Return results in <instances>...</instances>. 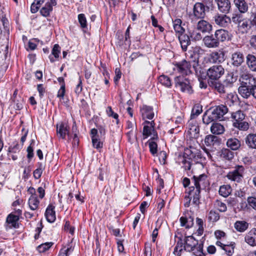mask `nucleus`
Instances as JSON below:
<instances>
[{"instance_id": "nucleus-22", "label": "nucleus", "mask_w": 256, "mask_h": 256, "mask_svg": "<svg viewBox=\"0 0 256 256\" xmlns=\"http://www.w3.org/2000/svg\"><path fill=\"white\" fill-rule=\"evenodd\" d=\"M246 242L251 246H256V229L251 230L245 236Z\"/></svg>"}, {"instance_id": "nucleus-4", "label": "nucleus", "mask_w": 256, "mask_h": 256, "mask_svg": "<svg viewBox=\"0 0 256 256\" xmlns=\"http://www.w3.org/2000/svg\"><path fill=\"white\" fill-rule=\"evenodd\" d=\"M206 6L202 2H196L192 10L188 14V19L193 24H196L198 20L204 19L206 15Z\"/></svg>"}, {"instance_id": "nucleus-9", "label": "nucleus", "mask_w": 256, "mask_h": 256, "mask_svg": "<svg viewBox=\"0 0 256 256\" xmlns=\"http://www.w3.org/2000/svg\"><path fill=\"white\" fill-rule=\"evenodd\" d=\"M224 73V70L221 65H216L209 68L207 75L211 80H216L220 78Z\"/></svg>"}, {"instance_id": "nucleus-33", "label": "nucleus", "mask_w": 256, "mask_h": 256, "mask_svg": "<svg viewBox=\"0 0 256 256\" xmlns=\"http://www.w3.org/2000/svg\"><path fill=\"white\" fill-rule=\"evenodd\" d=\"M214 36L217 39L218 42H224L226 40L228 34V32L224 30H216L214 32Z\"/></svg>"}, {"instance_id": "nucleus-11", "label": "nucleus", "mask_w": 256, "mask_h": 256, "mask_svg": "<svg viewBox=\"0 0 256 256\" xmlns=\"http://www.w3.org/2000/svg\"><path fill=\"white\" fill-rule=\"evenodd\" d=\"M224 56L222 50L214 51L210 54L209 60L212 63H221L225 60Z\"/></svg>"}, {"instance_id": "nucleus-34", "label": "nucleus", "mask_w": 256, "mask_h": 256, "mask_svg": "<svg viewBox=\"0 0 256 256\" xmlns=\"http://www.w3.org/2000/svg\"><path fill=\"white\" fill-rule=\"evenodd\" d=\"M230 150L229 148H222L220 152V157L226 160H232L234 158V153Z\"/></svg>"}, {"instance_id": "nucleus-49", "label": "nucleus", "mask_w": 256, "mask_h": 256, "mask_svg": "<svg viewBox=\"0 0 256 256\" xmlns=\"http://www.w3.org/2000/svg\"><path fill=\"white\" fill-rule=\"evenodd\" d=\"M53 244L52 242H47L42 244L38 246L37 250L40 252H44L48 250Z\"/></svg>"}, {"instance_id": "nucleus-30", "label": "nucleus", "mask_w": 256, "mask_h": 256, "mask_svg": "<svg viewBox=\"0 0 256 256\" xmlns=\"http://www.w3.org/2000/svg\"><path fill=\"white\" fill-rule=\"evenodd\" d=\"M178 39L181 44L182 49L186 51L187 47L190 44V41L188 36L183 33L178 36Z\"/></svg>"}, {"instance_id": "nucleus-1", "label": "nucleus", "mask_w": 256, "mask_h": 256, "mask_svg": "<svg viewBox=\"0 0 256 256\" xmlns=\"http://www.w3.org/2000/svg\"><path fill=\"white\" fill-rule=\"evenodd\" d=\"M202 158L200 152L194 148L185 150L183 156L179 158L180 162H181L185 170H190L193 163H198Z\"/></svg>"}, {"instance_id": "nucleus-23", "label": "nucleus", "mask_w": 256, "mask_h": 256, "mask_svg": "<svg viewBox=\"0 0 256 256\" xmlns=\"http://www.w3.org/2000/svg\"><path fill=\"white\" fill-rule=\"evenodd\" d=\"M54 208V206L50 204L46 210L45 216L48 222L50 223L54 222L56 219Z\"/></svg>"}, {"instance_id": "nucleus-2", "label": "nucleus", "mask_w": 256, "mask_h": 256, "mask_svg": "<svg viewBox=\"0 0 256 256\" xmlns=\"http://www.w3.org/2000/svg\"><path fill=\"white\" fill-rule=\"evenodd\" d=\"M239 81L240 86L238 90L242 96H246L248 90L256 84V77L248 73L246 68L240 74Z\"/></svg>"}, {"instance_id": "nucleus-17", "label": "nucleus", "mask_w": 256, "mask_h": 256, "mask_svg": "<svg viewBox=\"0 0 256 256\" xmlns=\"http://www.w3.org/2000/svg\"><path fill=\"white\" fill-rule=\"evenodd\" d=\"M234 4L240 14H245L248 12L249 4L246 0H234Z\"/></svg>"}, {"instance_id": "nucleus-48", "label": "nucleus", "mask_w": 256, "mask_h": 256, "mask_svg": "<svg viewBox=\"0 0 256 256\" xmlns=\"http://www.w3.org/2000/svg\"><path fill=\"white\" fill-rule=\"evenodd\" d=\"M158 80L162 84L166 87H170L172 86L170 78L168 76L162 75L159 77Z\"/></svg>"}, {"instance_id": "nucleus-50", "label": "nucleus", "mask_w": 256, "mask_h": 256, "mask_svg": "<svg viewBox=\"0 0 256 256\" xmlns=\"http://www.w3.org/2000/svg\"><path fill=\"white\" fill-rule=\"evenodd\" d=\"M234 126L242 130H247L249 127L248 123L246 122H243V120L239 122H234Z\"/></svg>"}, {"instance_id": "nucleus-14", "label": "nucleus", "mask_w": 256, "mask_h": 256, "mask_svg": "<svg viewBox=\"0 0 256 256\" xmlns=\"http://www.w3.org/2000/svg\"><path fill=\"white\" fill-rule=\"evenodd\" d=\"M210 110L218 120L222 118L228 112V108L226 106L221 104L211 108Z\"/></svg>"}, {"instance_id": "nucleus-18", "label": "nucleus", "mask_w": 256, "mask_h": 256, "mask_svg": "<svg viewBox=\"0 0 256 256\" xmlns=\"http://www.w3.org/2000/svg\"><path fill=\"white\" fill-rule=\"evenodd\" d=\"M194 186L202 188H205L208 184L207 176L205 174H202L198 176H194Z\"/></svg>"}, {"instance_id": "nucleus-19", "label": "nucleus", "mask_w": 256, "mask_h": 256, "mask_svg": "<svg viewBox=\"0 0 256 256\" xmlns=\"http://www.w3.org/2000/svg\"><path fill=\"white\" fill-rule=\"evenodd\" d=\"M232 64L234 66H240L244 62V56L242 52L237 51L232 54Z\"/></svg>"}, {"instance_id": "nucleus-45", "label": "nucleus", "mask_w": 256, "mask_h": 256, "mask_svg": "<svg viewBox=\"0 0 256 256\" xmlns=\"http://www.w3.org/2000/svg\"><path fill=\"white\" fill-rule=\"evenodd\" d=\"M238 100V95L235 93H230L228 94L226 102L229 105H231L236 102Z\"/></svg>"}, {"instance_id": "nucleus-36", "label": "nucleus", "mask_w": 256, "mask_h": 256, "mask_svg": "<svg viewBox=\"0 0 256 256\" xmlns=\"http://www.w3.org/2000/svg\"><path fill=\"white\" fill-rule=\"evenodd\" d=\"M40 201L38 200L36 195H32L28 200V205L30 208L34 210H36L38 206Z\"/></svg>"}, {"instance_id": "nucleus-54", "label": "nucleus", "mask_w": 256, "mask_h": 256, "mask_svg": "<svg viewBox=\"0 0 256 256\" xmlns=\"http://www.w3.org/2000/svg\"><path fill=\"white\" fill-rule=\"evenodd\" d=\"M128 140L130 142H132L137 138V132L136 128L135 130L132 129L127 132Z\"/></svg>"}, {"instance_id": "nucleus-26", "label": "nucleus", "mask_w": 256, "mask_h": 256, "mask_svg": "<svg viewBox=\"0 0 256 256\" xmlns=\"http://www.w3.org/2000/svg\"><path fill=\"white\" fill-rule=\"evenodd\" d=\"M19 220V217L17 216L12 214H10L6 218L7 227L9 228H16L18 227V222Z\"/></svg>"}, {"instance_id": "nucleus-42", "label": "nucleus", "mask_w": 256, "mask_h": 256, "mask_svg": "<svg viewBox=\"0 0 256 256\" xmlns=\"http://www.w3.org/2000/svg\"><path fill=\"white\" fill-rule=\"evenodd\" d=\"M180 225L182 226H186V228H189L192 226L194 224L193 218L190 217L188 219L183 216L180 219Z\"/></svg>"}, {"instance_id": "nucleus-47", "label": "nucleus", "mask_w": 256, "mask_h": 256, "mask_svg": "<svg viewBox=\"0 0 256 256\" xmlns=\"http://www.w3.org/2000/svg\"><path fill=\"white\" fill-rule=\"evenodd\" d=\"M152 140L153 139H150L148 141V146L150 148V153L153 155L154 156L156 154H157L158 152V145L157 144L154 142Z\"/></svg>"}, {"instance_id": "nucleus-53", "label": "nucleus", "mask_w": 256, "mask_h": 256, "mask_svg": "<svg viewBox=\"0 0 256 256\" xmlns=\"http://www.w3.org/2000/svg\"><path fill=\"white\" fill-rule=\"evenodd\" d=\"M214 206L220 212H225L227 210L226 204L220 200H216L214 203Z\"/></svg>"}, {"instance_id": "nucleus-61", "label": "nucleus", "mask_w": 256, "mask_h": 256, "mask_svg": "<svg viewBox=\"0 0 256 256\" xmlns=\"http://www.w3.org/2000/svg\"><path fill=\"white\" fill-rule=\"evenodd\" d=\"M106 113L109 116H112L114 119L118 120V116L116 113H114L110 106H108L106 110ZM118 120H117L118 122Z\"/></svg>"}, {"instance_id": "nucleus-29", "label": "nucleus", "mask_w": 256, "mask_h": 256, "mask_svg": "<svg viewBox=\"0 0 256 256\" xmlns=\"http://www.w3.org/2000/svg\"><path fill=\"white\" fill-rule=\"evenodd\" d=\"M223 125L218 122H213L210 126V132L214 134H221L224 132Z\"/></svg>"}, {"instance_id": "nucleus-28", "label": "nucleus", "mask_w": 256, "mask_h": 256, "mask_svg": "<svg viewBox=\"0 0 256 256\" xmlns=\"http://www.w3.org/2000/svg\"><path fill=\"white\" fill-rule=\"evenodd\" d=\"M238 26V30L244 34L247 33L252 26L249 20L243 18Z\"/></svg>"}, {"instance_id": "nucleus-60", "label": "nucleus", "mask_w": 256, "mask_h": 256, "mask_svg": "<svg viewBox=\"0 0 256 256\" xmlns=\"http://www.w3.org/2000/svg\"><path fill=\"white\" fill-rule=\"evenodd\" d=\"M248 206L256 210V198L248 197L247 200Z\"/></svg>"}, {"instance_id": "nucleus-5", "label": "nucleus", "mask_w": 256, "mask_h": 256, "mask_svg": "<svg viewBox=\"0 0 256 256\" xmlns=\"http://www.w3.org/2000/svg\"><path fill=\"white\" fill-rule=\"evenodd\" d=\"M174 66V70H176L182 75L187 76L192 72V70L196 72V68L198 66V63L196 60L190 62L184 60L177 62Z\"/></svg>"}, {"instance_id": "nucleus-58", "label": "nucleus", "mask_w": 256, "mask_h": 256, "mask_svg": "<svg viewBox=\"0 0 256 256\" xmlns=\"http://www.w3.org/2000/svg\"><path fill=\"white\" fill-rule=\"evenodd\" d=\"M79 22L82 28L86 27V20L84 14H81L78 16Z\"/></svg>"}, {"instance_id": "nucleus-16", "label": "nucleus", "mask_w": 256, "mask_h": 256, "mask_svg": "<svg viewBox=\"0 0 256 256\" xmlns=\"http://www.w3.org/2000/svg\"><path fill=\"white\" fill-rule=\"evenodd\" d=\"M56 131L59 138L64 139L66 135H68V140H71V136L69 134L68 128L66 124L62 122L60 124H57Z\"/></svg>"}, {"instance_id": "nucleus-10", "label": "nucleus", "mask_w": 256, "mask_h": 256, "mask_svg": "<svg viewBox=\"0 0 256 256\" xmlns=\"http://www.w3.org/2000/svg\"><path fill=\"white\" fill-rule=\"evenodd\" d=\"M214 18L216 24L221 27L226 28L231 22L230 18L225 14H217Z\"/></svg>"}, {"instance_id": "nucleus-46", "label": "nucleus", "mask_w": 256, "mask_h": 256, "mask_svg": "<svg viewBox=\"0 0 256 256\" xmlns=\"http://www.w3.org/2000/svg\"><path fill=\"white\" fill-rule=\"evenodd\" d=\"M218 140V137L214 135L206 136L204 139V143L206 146H211L214 144L215 142Z\"/></svg>"}, {"instance_id": "nucleus-59", "label": "nucleus", "mask_w": 256, "mask_h": 256, "mask_svg": "<svg viewBox=\"0 0 256 256\" xmlns=\"http://www.w3.org/2000/svg\"><path fill=\"white\" fill-rule=\"evenodd\" d=\"M11 106H12L16 110H20L23 106L22 100H14Z\"/></svg>"}, {"instance_id": "nucleus-3", "label": "nucleus", "mask_w": 256, "mask_h": 256, "mask_svg": "<svg viewBox=\"0 0 256 256\" xmlns=\"http://www.w3.org/2000/svg\"><path fill=\"white\" fill-rule=\"evenodd\" d=\"M184 249L188 252H192L196 256H203V243L198 242L192 236H185L182 240Z\"/></svg>"}, {"instance_id": "nucleus-15", "label": "nucleus", "mask_w": 256, "mask_h": 256, "mask_svg": "<svg viewBox=\"0 0 256 256\" xmlns=\"http://www.w3.org/2000/svg\"><path fill=\"white\" fill-rule=\"evenodd\" d=\"M196 29L202 34L209 33L212 30V26L208 22L200 19L197 22Z\"/></svg>"}, {"instance_id": "nucleus-64", "label": "nucleus", "mask_w": 256, "mask_h": 256, "mask_svg": "<svg viewBox=\"0 0 256 256\" xmlns=\"http://www.w3.org/2000/svg\"><path fill=\"white\" fill-rule=\"evenodd\" d=\"M249 20L252 26H254L256 28V12H252Z\"/></svg>"}, {"instance_id": "nucleus-62", "label": "nucleus", "mask_w": 256, "mask_h": 256, "mask_svg": "<svg viewBox=\"0 0 256 256\" xmlns=\"http://www.w3.org/2000/svg\"><path fill=\"white\" fill-rule=\"evenodd\" d=\"M2 23L4 28L8 32H9L10 24L8 18L6 17L2 16Z\"/></svg>"}, {"instance_id": "nucleus-21", "label": "nucleus", "mask_w": 256, "mask_h": 256, "mask_svg": "<svg viewBox=\"0 0 256 256\" xmlns=\"http://www.w3.org/2000/svg\"><path fill=\"white\" fill-rule=\"evenodd\" d=\"M240 141L235 138H231L228 139L226 142V146L227 147L232 150H237L241 146Z\"/></svg>"}, {"instance_id": "nucleus-43", "label": "nucleus", "mask_w": 256, "mask_h": 256, "mask_svg": "<svg viewBox=\"0 0 256 256\" xmlns=\"http://www.w3.org/2000/svg\"><path fill=\"white\" fill-rule=\"evenodd\" d=\"M52 6L49 2H47L45 6L42 8L40 10L41 14L44 16H49L50 12H52Z\"/></svg>"}, {"instance_id": "nucleus-8", "label": "nucleus", "mask_w": 256, "mask_h": 256, "mask_svg": "<svg viewBox=\"0 0 256 256\" xmlns=\"http://www.w3.org/2000/svg\"><path fill=\"white\" fill-rule=\"evenodd\" d=\"M143 124L144 128L142 131V135L144 138H146L148 136L153 134L154 136L152 139H156L158 138V135L156 132H155L154 130L155 123L154 120H152L151 122L145 120Z\"/></svg>"}, {"instance_id": "nucleus-56", "label": "nucleus", "mask_w": 256, "mask_h": 256, "mask_svg": "<svg viewBox=\"0 0 256 256\" xmlns=\"http://www.w3.org/2000/svg\"><path fill=\"white\" fill-rule=\"evenodd\" d=\"M214 86L215 89L220 93L224 94L226 92V87L224 84H222L220 82H216Z\"/></svg>"}, {"instance_id": "nucleus-38", "label": "nucleus", "mask_w": 256, "mask_h": 256, "mask_svg": "<svg viewBox=\"0 0 256 256\" xmlns=\"http://www.w3.org/2000/svg\"><path fill=\"white\" fill-rule=\"evenodd\" d=\"M248 226V224L245 221H237L234 224L235 228L240 232H244Z\"/></svg>"}, {"instance_id": "nucleus-52", "label": "nucleus", "mask_w": 256, "mask_h": 256, "mask_svg": "<svg viewBox=\"0 0 256 256\" xmlns=\"http://www.w3.org/2000/svg\"><path fill=\"white\" fill-rule=\"evenodd\" d=\"M242 14L240 13L233 14H232V18H230L231 22L232 21L234 24L239 25V24L243 19L242 16Z\"/></svg>"}, {"instance_id": "nucleus-20", "label": "nucleus", "mask_w": 256, "mask_h": 256, "mask_svg": "<svg viewBox=\"0 0 256 256\" xmlns=\"http://www.w3.org/2000/svg\"><path fill=\"white\" fill-rule=\"evenodd\" d=\"M140 112L143 120L146 118L152 120L154 115L153 109L151 106L144 105L140 108Z\"/></svg>"}, {"instance_id": "nucleus-57", "label": "nucleus", "mask_w": 256, "mask_h": 256, "mask_svg": "<svg viewBox=\"0 0 256 256\" xmlns=\"http://www.w3.org/2000/svg\"><path fill=\"white\" fill-rule=\"evenodd\" d=\"M247 93L248 94L246 96H242L244 98H248L252 95L256 100V84L248 90Z\"/></svg>"}, {"instance_id": "nucleus-24", "label": "nucleus", "mask_w": 256, "mask_h": 256, "mask_svg": "<svg viewBox=\"0 0 256 256\" xmlns=\"http://www.w3.org/2000/svg\"><path fill=\"white\" fill-rule=\"evenodd\" d=\"M190 194L192 197V202L196 205H198L200 203V188L191 186L190 187Z\"/></svg>"}, {"instance_id": "nucleus-51", "label": "nucleus", "mask_w": 256, "mask_h": 256, "mask_svg": "<svg viewBox=\"0 0 256 256\" xmlns=\"http://www.w3.org/2000/svg\"><path fill=\"white\" fill-rule=\"evenodd\" d=\"M220 218V215L218 212L214 210H211L208 214V219L212 222H216Z\"/></svg>"}, {"instance_id": "nucleus-6", "label": "nucleus", "mask_w": 256, "mask_h": 256, "mask_svg": "<svg viewBox=\"0 0 256 256\" xmlns=\"http://www.w3.org/2000/svg\"><path fill=\"white\" fill-rule=\"evenodd\" d=\"M244 171L245 168L243 166L236 165L232 170L227 174L226 177L231 181L239 183L244 178Z\"/></svg>"}, {"instance_id": "nucleus-44", "label": "nucleus", "mask_w": 256, "mask_h": 256, "mask_svg": "<svg viewBox=\"0 0 256 256\" xmlns=\"http://www.w3.org/2000/svg\"><path fill=\"white\" fill-rule=\"evenodd\" d=\"M232 117L236 120L235 122H239L244 119L245 115L242 110H238L232 113Z\"/></svg>"}, {"instance_id": "nucleus-25", "label": "nucleus", "mask_w": 256, "mask_h": 256, "mask_svg": "<svg viewBox=\"0 0 256 256\" xmlns=\"http://www.w3.org/2000/svg\"><path fill=\"white\" fill-rule=\"evenodd\" d=\"M245 143L250 148L256 149V134H250L244 138Z\"/></svg>"}, {"instance_id": "nucleus-35", "label": "nucleus", "mask_w": 256, "mask_h": 256, "mask_svg": "<svg viewBox=\"0 0 256 256\" xmlns=\"http://www.w3.org/2000/svg\"><path fill=\"white\" fill-rule=\"evenodd\" d=\"M60 52V46L58 44H54L52 52V56H54V58L52 56V55H50L49 56L50 61L52 62H55L59 58V54Z\"/></svg>"}, {"instance_id": "nucleus-40", "label": "nucleus", "mask_w": 256, "mask_h": 256, "mask_svg": "<svg viewBox=\"0 0 256 256\" xmlns=\"http://www.w3.org/2000/svg\"><path fill=\"white\" fill-rule=\"evenodd\" d=\"M231 187L229 185H223L220 186L219 189V194L222 196L226 198L231 193Z\"/></svg>"}, {"instance_id": "nucleus-12", "label": "nucleus", "mask_w": 256, "mask_h": 256, "mask_svg": "<svg viewBox=\"0 0 256 256\" xmlns=\"http://www.w3.org/2000/svg\"><path fill=\"white\" fill-rule=\"evenodd\" d=\"M202 41L204 46L208 48H216L220 45V42L213 34L204 36Z\"/></svg>"}, {"instance_id": "nucleus-41", "label": "nucleus", "mask_w": 256, "mask_h": 256, "mask_svg": "<svg viewBox=\"0 0 256 256\" xmlns=\"http://www.w3.org/2000/svg\"><path fill=\"white\" fill-rule=\"evenodd\" d=\"M236 77L234 76V74L232 73L228 74L226 80L224 81V83L226 87H230L232 84L236 82Z\"/></svg>"}, {"instance_id": "nucleus-27", "label": "nucleus", "mask_w": 256, "mask_h": 256, "mask_svg": "<svg viewBox=\"0 0 256 256\" xmlns=\"http://www.w3.org/2000/svg\"><path fill=\"white\" fill-rule=\"evenodd\" d=\"M188 132L190 137L197 138L199 136L200 128L198 125L196 124H190L188 126Z\"/></svg>"}, {"instance_id": "nucleus-55", "label": "nucleus", "mask_w": 256, "mask_h": 256, "mask_svg": "<svg viewBox=\"0 0 256 256\" xmlns=\"http://www.w3.org/2000/svg\"><path fill=\"white\" fill-rule=\"evenodd\" d=\"M94 148L99 149L102 147V142L100 141V138H96L92 139Z\"/></svg>"}, {"instance_id": "nucleus-13", "label": "nucleus", "mask_w": 256, "mask_h": 256, "mask_svg": "<svg viewBox=\"0 0 256 256\" xmlns=\"http://www.w3.org/2000/svg\"><path fill=\"white\" fill-rule=\"evenodd\" d=\"M214 1L220 12L225 14L230 12L231 4L229 0H214Z\"/></svg>"}, {"instance_id": "nucleus-39", "label": "nucleus", "mask_w": 256, "mask_h": 256, "mask_svg": "<svg viewBox=\"0 0 256 256\" xmlns=\"http://www.w3.org/2000/svg\"><path fill=\"white\" fill-rule=\"evenodd\" d=\"M182 20L179 18L175 20L173 22V26L175 32L176 33L181 34L184 32V29L181 26Z\"/></svg>"}, {"instance_id": "nucleus-7", "label": "nucleus", "mask_w": 256, "mask_h": 256, "mask_svg": "<svg viewBox=\"0 0 256 256\" xmlns=\"http://www.w3.org/2000/svg\"><path fill=\"white\" fill-rule=\"evenodd\" d=\"M176 86L183 92L190 94L193 93L192 86L188 78L177 76L175 78Z\"/></svg>"}, {"instance_id": "nucleus-37", "label": "nucleus", "mask_w": 256, "mask_h": 256, "mask_svg": "<svg viewBox=\"0 0 256 256\" xmlns=\"http://www.w3.org/2000/svg\"><path fill=\"white\" fill-rule=\"evenodd\" d=\"M184 242L182 237L178 238L177 244L174 248V254L176 256H180L182 252L184 249Z\"/></svg>"}, {"instance_id": "nucleus-32", "label": "nucleus", "mask_w": 256, "mask_h": 256, "mask_svg": "<svg viewBox=\"0 0 256 256\" xmlns=\"http://www.w3.org/2000/svg\"><path fill=\"white\" fill-rule=\"evenodd\" d=\"M216 120L210 110V111L206 112L203 116L202 122L206 124H209L210 123Z\"/></svg>"}, {"instance_id": "nucleus-63", "label": "nucleus", "mask_w": 256, "mask_h": 256, "mask_svg": "<svg viewBox=\"0 0 256 256\" xmlns=\"http://www.w3.org/2000/svg\"><path fill=\"white\" fill-rule=\"evenodd\" d=\"M250 44L251 48L256 50V35H253L250 40Z\"/></svg>"}, {"instance_id": "nucleus-31", "label": "nucleus", "mask_w": 256, "mask_h": 256, "mask_svg": "<svg viewBox=\"0 0 256 256\" xmlns=\"http://www.w3.org/2000/svg\"><path fill=\"white\" fill-rule=\"evenodd\" d=\"M246 62L248 67L254 72H256V57L252 54H248L246 56Z\"/></svg>"}]
</instances>
